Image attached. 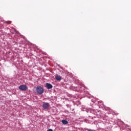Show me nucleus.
I'll return each mask as SVG.
<instances>
[{"label":"nucleus","mask_w":131,"mask_h":131,"mask_svg":"<svg viewBox=\"0 0 131 131\" xmlns=\"http://www.w3.org/2000/svg\"><path fill=\"white\" fill-rule=\"evenodd\" d=\"M36 91L38 94L39 95H41L45 92V90H43V88L41 87V86H37L36 88Z\"/></svg>","instance_id":"f257e3e1"},{"label":"nucleus","mask_w":131,"mask_h":131,"mask_svg":"<svg viewBox=\"0 0 131 131\" xmlns=\"http://www.w3.org/2000/svg\"><path fill=\"white\" fill-rule=\"evenodd\" d=\"M61 122L63 124H68V121L66 120H62Z\"/></svg>","instance_id":"423d86ee"},{"label":"nucleus","mask_w":131,"mask_h":131,"mask_svg":"<svg viewBox=\"0 0 131 131\" xmlns=\"http://www.w3.org/2000/svg\"><path fill=\"white\" fill-rule=\"evenodd\" d=\"M19 90H20V91H27V90L28 89L27 86L26 85H21L18 87Z\"/></svg>","instance_id":"f03ea898"},{"label":"nucleus","mask_w":131,"mask_h":131,"mask_svg":"<svg viewBox=\"0 0 131 131\" xmlns=\"http://www.w3.org/2000/svg\"><path fill=\"white\" fill-rule=\"evenodd\" d=\"M46 88H47V89H48V90H50V89L53 88V85H52V84H51L50 83H46Z\"/></svg>","instance_id":"20e7f679"},{"label":"nucleus","mask_w":131,"mask_h":131,"mask_svg":"<svg viewBox=\"0 0 131 131\" xmlns=\"http://www.w3.org/2000/svg\"><path fill=\"white\" fill-rule=\"evenodd\" d=\"M7 24H11V22L10 21H7Z\"/></svg>","instance_id":"1a4fd4ad"},{"label":"nucleus","mask_w":131,"mask_h":131,"mask_svg":"<svg viewBox=\"0 0 131 131\" xmlns=\"http://www.w3.org/2000/svg\"><path fill=\"white\" fill-rule=\"evenodd\" d=\"M47 131H53V129H48Z\"/></svg>","instance_id":"6e6552de"},{"label":"nucleus","mask_w":131,"mask_h":131,"mask_svg":"<svg viewBox=\"0 0 131 131\" xmlns=\"http://www.w3.org/2000/svg\"><path fill=\"white\" fill-rule=\"evenodd\" d=\"M55 78L56 80H61L62 79V77L60 75L56 76Z\"/></svg>","instance_id":"39448f33"},{"label":"nucleus","mask_w":131,"mask_h":131,"mask_svg":"<svg viewBox=\"0 0 131 131\" xmlns=\"http://www.w3.org/2000/svg\"><path fill=\"white\" fill-rule=\"evenodd\" d=\"M87 131H95V130H93V129H88L87 130Z\"/></svg>","instance_id":"0eeeda50"},{"label":"nucleus","mask_w":131,"mask_h":131,"mask_svg":"<svg viewBox=\"0 0 131 131\" xmlns=\"http://www.w3.org/2000/svg\"><path fill=\"white\" fill-rule=\"evenodd\" d=\"M42 107H43V108H44V109L48 110V109H49V107H50V103L45 102L44 103H43Z\"/></svg>","instance_id":"7ed1b4c3"}]
</instances>
